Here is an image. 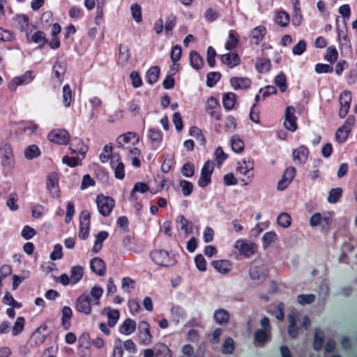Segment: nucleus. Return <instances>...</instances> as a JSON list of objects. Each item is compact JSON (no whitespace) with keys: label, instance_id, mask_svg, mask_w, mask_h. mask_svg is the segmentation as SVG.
<instances>
[{"label":"nucleus","instance_id":"393cba45","mask_svg":"<svg viewBox=\"0 0 357 357\" xmlns=\"http://www.w3.org/2000/svg\"><path fill=\"white\" fill-rule=\"evenodd\" d=\"M213 268L221 274L229 273L232 268V263L229 260L220 259L213 261Z\"/></svg>","mask_w":357,"mask_h":357},{"label":"nucleus","instance_id":"ddd939ff","mask_svg":"<svg viewBox=\"0 0 357 357\" xmlns=\"http://www.w3.org/2000/svg\"><path fill=\"white\" fill-rule=\"evenodd\" d=\"M235 248L239 253L245 257H249L254 255L257 250V246L253 243H249L243 240H238L235 243Z\"/></svg>","mask_w":357,"mask_h":357},{"label":"nucleus","instance_id":"a211bd4d","mask_svg":"<svg viewBox=\"0 0 357 357\" xmlns=\"http://www.w3.org/2000/svg\"><path fill=\"white\" fill-rule=\"evenodd\" d=\"M267 272L266 264L261 261H255L250 268V275L252 280H260Z\"/></svg>","mask_w":357,"mask_h":357},{"label":"nucleus","instance_id":"603ef678","mask_svg":"<svg viewBox=\"0 0 357 357\" xmlns=\"http://www.w3.org/2000/svg\"><path fill=\"white\" fill-rule=\"evenodd\" d=\"M324 332L317 328L315 330L314 337V348L316 350H319L322 347L324 342Z\"/></svg>","mask_w":357,"mask_h":357},{"label":"nucleus","instance_id":"a18cd8bd","mask_svg":"<svg viewBox=\"0 0 357 357\" xmlns=\"http://www.w3.org/2000/svg\"><path fill=\"white\" fill-rule=\"evenodd\" d=\"M289 15L285 11H279L275 17V22L282 27L287 26L289 23Z\"/></svg>","mask_w":357,"mask_h":357},{"label":"nucleus","instance_id":"c9c22d12","mask_svg":"<svg viewBox=\"0 0 357 357\" xmlns=\"http://www.w3.org/2000/svg\"><path fill=\"white\" fill-rule=\"evenodd\" d=\"M236 102V96L232 92H228L223 95L222 104L227 110L232 109Z\"/></svg>","mask_w":357,"mask_h":357},{"label":"nucleus","instance_id":"f257e3e1","mask_svg":"<svg viewBox=\"0 0 357 357\" xmlns=\"http://www.w3.org/2000/svg\"><path fill=\"white\" fill-rule=\"evenodd\" d=\"M0 164L5 172H9L15 167L13 150L8 142H3L0 145Z\"/></svg>","mask_w":357,"mask_h":357},{"label":"nucleus","instance_id":"58836bf2","mask_svg":"<svg viewBox=\"0 0 357 357\" xmlns=\"http://www.w3.org/2000/svg\"><path fill=\"white\" fill-rule=\"evenodd\" d=\"M155 357H172L169 348L162 343H157L154 345Z\"/></svg>","mask_w":357,"mask_h":357},{"label":"nucleus","instance_id":"e2e57ef3","mask_svg":"<svg viewBox=\"0 0 357 357\" xmlns=\"http://www.w3.org/2000/svg\"><path fill=\"white\" fill-rule=\"evenodd\" d=\"M3 303L6 305H10L13 307H20L22 305L19 303H17L13 297V296L10 294V292H6L3 298Z\"/></svg>","mask_w":357,"mask_h":357},{"label":"nucleus","instance_id":"6e6552de","mask_svg":"<svg viewBox=\"0 0 357 357\" xmlns=\"http://www.w3.org/2000/svg\"><path fill=\"white\" fill-rule=\"evenodd\" d=\"M49 140L58 144H67L70 141V134L65 129H55L51 131L47 136Z\"/></svg>","mask_w":357,"mask_h":357},{"label":"nucleus","instance_id":"5fc2aeb1","mask_svg":"<svg viewBox=\"0 0 357 357\" xmlns=\"http://www.w3.org/2000/svg\"><path fill=\"white\" fill-rule=\"evenodd\" d=\"M278 224L284 228H287L291 225V218L287 213H282L277 218Z\"/></svg>","mask_w":357,"mask_h":357},{"label":"nucleus","instance_id":"864d4df0","mask_svg":"<svg viewBox=\"0 0 357 357\" xmlns=\"http://www.w3.org/2000/svg\"><path fill=\"white\" fill-rule=\"evenodd\" d=\"M63 102L66 107H69L72 102V90L68 84L63 87Z\"/></svg>","mask_w":357,"mask_h":357},{"label":"nucleus","instance_id":"a878e982","mask_svg":"<svg viewBox=\"0 0 357 357\" xmlns=\"http://www.w3.org/2000/svg\"><path fill=\"white\" fill-rule=\"evenodd\" d=\"M271 340V332L264 330L258 329L254 335V344L258 346H262Z\"/></svg>","mask_w":357,"mask_h":357},{"label":"nucleus","instance_id":"f704fd0d","mask_svg":"<svg viewBox=\"0 0 357 357\" xmlns=\"http://www.w3.org/2000/svg\"><path fill=\"white\" fill-rule=\"evenodd\" d=\"M73 315L72 310L70 307L65 306L61 310V325L65 330H68L70 326V319Z\"/></svg>","mask_w":357,"mask_h":357},{"label":"nucleus","instance_id":"6ab92c4d","mask_svg":"<svg viewBox=\"0 0 357 357\" xmlns=\"http://www.w3.org/2000/svg\"><path fill=\"white\" fill-rule=\"evenodd\" d=\"M296 176V169L294 167H287L283 174L282 179L278 182V189L284 190L287 188L289 183L293 181Z\"/></svg>","mask_w":357,"mask_h":357},{"label":"nucleus","instance_id":"ea45409f","mask_svg":"<svg viewBox=\"0 0 357 357\" xmlns=\"http://www.w3.org/2000/svg\"><path fill=\"white\" fill-rule=\"evenodd\" d=\"M160 70L158 66H152L150 68L146 75V81L150 84H155L159 78Z\"/></svg>","mask_w":357,"mask_h":357},{"label":"nucleus","instance_id":"2eb2a0df","mask_svg":"<svg viewBox=\"0 0 357 357\" xmlns=\"http://www.w3.org/2000/svg\"><path fill=\"white\" fill-rule=\"evenodd\" d=\"M295 108L292 106L287 107L285 111L284 126L291 132H294L297 129V118L295 116Z\"/></svg>","mask_w":357,"mask_h":357},{"label":"nucleus","instance_id":"72a5a7b5","mask_svg":"<svg viewBox=\"0 0 357 357\" xmlns=\"http://www.w3.org/2000/svg\"><path fill=\"white\" fill-rule=\"evenodd\" d=\"M190 61L191 66L195 70L201 69L204 64L203 58L194 50L190 52Z\"/></svg>","mask_w":357,"mask_h":357},{"label":"nucleus","instance_id":"4468645a","mask_svg":"<svg viewBox=\"0 0 357 357\" xmlns=\"http://www.w3.org/2000/svg\"><path fill=\"white\" fill-rule=\"evenodd\" d=\"M288 334L291 337L296 338L300 333V328L298 326V324L301 322L298 313L293 311L288 315Z\"/></svg>","mask_w":357,"mask_h":357},{"label":"nucleus","instance_id":"5701e85b","mask_svg":"<svg viewBox=\"0 0 357 357\" xmlns=\"http://www.w3.org/2000/svg\"><path fill=\"white\" fill-rule=\"evenodd\" d=\"M309 155V151L305 146H301L293 151V159L299 164H304Z\"/></svg>","mask_w":357,"mask_h":357},{"label":"nucleus","instance_id":"f3484780","mask_svg":"<svg viewBox=\"0 0 357 357\" xmlns=\"http://www.w3.org/2000/svg\"><path fill=\"white\" fill-rule=\"evenodd\" d=\"M206 112L216 121L221 119L220 105L216 98L210 97L206 102Z\"/></svg>","mask_w":357,"mask_h":357},{"label":"nucleus","instance_id":"3c124183","mask_svg":"<svg viewBox=\"0 0 357 357\" xmlns=\"http://www.w3.org/2000/svg\"><path fill=\"white\" fill-rule=\"evenodd\" d=\"M102 289L98 285H95L91 288L90 295L93 298V301H91L93 302V305L99 304V300L102 295Z\"/></svg>","mask_w":357,"mask_h":357},{"label":"nucleus","instance_id":"774afa93","mask_svg":"<svg viewBox=\"0 0 357 357\" xmlns=\"http://www.w3.org/2000/svg\"><path fill=\"white\" fill-rule=\"evenodd\" d=\"M234 349V342L232 338L227 337L222 345V353L229 354H231Z\"/></svg>","mask_w":357,"mask_h":357},{"label":"nucleus","instance_id":"f03ea898","mask_svg":"<svg viewBox=\"0 0 357 357\" xmlns=\"http://www.w3.org/2000/svg\"><path fill=\"white\" fill-rule=\"evenodd\" d=\"M96 204L99 213L102 216L107 217L111 213L114 206V200L112 197L100 195L96 197Z\"/></svg>","mask_w":357,"mask_h":357},{"label":"nucleus","instance_id":"f8f14e48","mask_svg":"<svg viewBox=\"0 0 357 357\" xmlns=\"http://www.w3.org/2000/svg\"><path fill=\"white\" fill-rule=\"evenodd\" d=\"M110 166L116 178L122 180L125 177V166L119 154H114L110 160Z\"/></svg>","mask_w":357,"mask_h":357},{"label":"nucleus","instance_id":"423d86ee","mask_svg":"<svg viewBox=\"0 0 357 357\" xmlns=\"http://www.w3.org/2000/svg\"><path fill=\"white\" fill-rule=\"evenodd\" d=\"M92 304L93 302L90 299L89 294L84 292L77 298L75 309L77 312L88 315L91 312Z\"/></svg>","mask_w":357,"mask_h":357},{"label":"nucleus","instance_id":"13d9d810","mask_svg":"<svg viewBox=\"0 0 357 357\" xmlns=\"http://www.w3.org/2000/svg\"><path fill=\"white\" fill-rule=\"evenodd\" d=\"M337 57L338 52L336 48L333 46L329 47L327 49L326 53L325 54V59L333 64L337 61Z\"/></svg>","mask_w":357,"mask_h":357},{"label":"nucleus","instance_id":"bf43d9fd","mask_svg":"<svg viewBox=\"0 0 357 357\" xmlns=\"http://www.w3.org/2000/svg\"><path fill=\"white\" fill-rule=\"evenodd\" d=\"M112 146L107 144L103 148V152L100 155V160L102 162H106L109 158L112 160Z\"/></svg>","mask_w":357,"mask_h":357},{"label":"nucleus","instance_id":"412c9836","mask_svg":"<svg viewBox=\"0 0 357 357\" xmlns=\"http://www.w3.org/2000/svg\"><path fill=\"white\" fill-rule=\"evenodd\" d=\"M91 271L99 276H103L106 273V265L105 261L99 258H93L90 261Z\"/></svg>","mask_w":357,"mask_h":357},{"label":"nucleus","instance_id":"9b49d317","mask_svg":"<svg viewBox=\"0 0 357 357\" xmlns=\"http://www.w3.org/2000/svg\"><path fill=\"white\" fill-rule=\"evenodd\" d=\"M351 93L349 91H344L340 93L339 97V102L340 108L339 110V116L342 119L344 118L349 112L350 105L351 102Z\"/></svg>","mask_w":357,"mask_h":357},{"label":"nucleus","instance_id":"c85d7f7f","mask_svg":"<svg viewBox=\"0 0 357 357\" xmlns=\"http://www.w3.org/2000/svg\"><path fill=\"white\" fill-rule=\"evenodd\" d=\"M70 149L73 153L82 155V158H84L88 150V147L80 139L76 138L73 139V142L70 146Z\"/></svg>","mask_w":357,"mask_h":357},{"label":"nucleus","instance_id":"4be33fe9","mask_svg":"<svg viewBox=\"0 0 357 357\" xmlns=\"http://www.w3.org/2000/svg\"><path fill=\"white\" fill-rule=\"evenodd\" d=\"M132 139H135L136 143L139 140L137 134L135 132H128L121 135L116 139V143L119 148L126 149L125 146L130 143Z\"/></svg>","mask_w":357,"mask_h":357},{"label":"nucleus","instance_id":"7c9ffc66","mask_svg":"<svg viewBox=\"0 0 357 357\" xmlns=\"http://www.w3.org/2000/svg\"><path fill=\"white\" fill-rule=\"evenodd\" d=\"M136 322L131 319H126L119 326V332L121 334L129 335L136 329Z\"/></svg>","mask_w":357,"mask_h":357},{"label":"nucleus","instance_id":"37998d69","mask_svg":"<svg viewBox=\"0 0 357 357\" xmlns=\"http://www.w3.org/2000/svg\"><path fill=\"white\" fill-rule=\"evenodd\" d=\"M255 66L259 73H264L268 72L271 69V64L268 59L261 58L257 59Z\"/></svg>","mask_w":357,"mask_h":357},{"label":"nucleus","instance_id":"aec40b11","mask_svg":"<svg viewBox=\"0 0 357 357\" xmlns=\"http://www.w3.org/2000/svg\"><path fill=\"white\" fill-rule=\"evenodd\" d=\"M47 189L54 195H59V176L55 172H51L47 177Z\"/></svg>","mask_w":357,"mask_h":357},{"label":"nucleus","instance_id":"a19ab883","mask_svg":"<svg viewBox=\"0 0 357 357\" xmlns=\"http://www.w3.org/2000/svg\"><path fill=\"white\" fill-rule=\"evenodd\" d=\"M46 329L47 326L45 325H42L33 333L31 336V341L33 342L35 345L41 344L45 342L46 336L41 333V330L45 331Z\"/></svg>","mask_w":357,"mask_h":357},{"label":"nucleus","instance_id":"6e6d98bb","mask_svg":"<svg viewBox=\"0 0 357 357\" xmlns=\"http://www.w3.org/2000/svg\"><path fill=\"white\" fill-rule=\"evenodd\" d=\"M238 43V39L237 38L235 31H230L229 33L228 40L225 44V48L227 50H231L236 47L237 44Z\"/></svg>","mask_w":357,"mask_h":357},{"label":"nucleus","instance_id":"c756f323","mask_svg":"<svg viewBox=\"0 0 357 357\" xmlns=\"http://www.w3.org/2000/svg\"><path fill=\"white\" fill-rule=\"evenodd\" d=\"M104 312L107 316V325L109 327H114L119 319V311L118 310H112L108 307L103 309L102 313Z\"/></svg>","mask_w":357,"mask_h":357},{"label":"nucleus","instance_id":"dca6fc26","mask_svg":"<svg viewBox=\"0 0 357 357\" xmlns=\"http://www.w3.org/2000/svg\"><path fill=\"white\" fill-rule=\"evenodd\" d=\"M254 169V163L252 160L248 158V160L243 159L238 162L237 170L242 175H248V181L245 184L248 185L250 182L252 178L254 176L252 170Z\"/></svg>","mask_w":357,"mask_h":357},{"label":"nucleus","instance_id":"4d7b16f0","mask_svg":"<svg viewBox=\"0 0 357 357\" xmlns=\"http://www.w3.org/2000/svg\"><path fill=\"white\" fill-rule=\"evenodd\" d=\"M189 133L192 137L196 138L201 143V144H205L206 138L200 128L196 126H192L190 128Z\"/></svg>","mask_w":357,"mask_h":357},{"label":"nucleus","instance_id":"c03bdc74","mask_svg":"<svg viewBox=\"0 0 357 357\" xmlns=\"http://www.w3.org/2000/svg\"><path fill=\"white\" fill-rule=\"evenodd\" d=\"M177 221L181 225V229L185 234H191L193 230L192 222L187 220L183 215L178 217Z\"/></svg>","mask_w":357,"mask_h":357},{"label":"nucleus","instance_id":"9d476101","mask_svg":"<svg viewBox=\"0 0 357 357\" xmlns=\"http://www.w3.org/2000/svg\"><path fill=\"white\" fill-rule=\"evenodd\" d=\"M90 227V213L87 211H83L79 215V237L84 240L89 236Z\"/></svg>","mask_w":357,"mask_h":357},{"label":"nucleus","instance_id":"cd10ccee","mask_svg":"<svg viewBox=\"0 0 357 357\" xmlns=\"http://www.w3.org/2000/svg\"><path fill=\"white\" fill-rule=\"evenodd\" d=\"M66 71V63L64 61H56L53 66V73L56 81L61 84L63 81V75Z\"/></svg>","mask_w":357,"mask_h":357},{"label":"nucleus","instance_id":"052dcab7","mask_svg":"<svg viewBox=\"0 0 357 357\" xmlns=\"http://www.w3.org/2000/svg\"><path fill=\"white\" fill-rule=\"evenodd\" d=\"M297 302L301 305L312 303L315 301V296L312 294H300L297 296Z\"/></svg>","mask_w":357,"mask_h":357},{"label":"nucleus","instance_id":"b1692460","mask_svg":"<svg viewBox=\"0 0 357 357\" xmlns=\"http://www.w3.org/2000/svg\"><path fill=\"white\" fill-rule=\"evenodd\" d=\"M221 62L232 68L240 63V57L236 53H227L221 56Z\"/></svg>","mask_w":357,"mask_h":357},{"label":"nucleus","instance_id":"7ed1b4c3","mask_svg":"<svg viewBox=\"0 0 357 357\" xmlns=\"http://www.w3.org/2000/svg\"><path fill=\"white\" fill-rule=\"evenodd\" d=\"M354 116H349L343 126L337 130L335 139L339 143H343L347 140L354 125Z\"/></svg>","mask_w":357,"mask_h":357},{"label":"nucleus","instance_id":"39448f33","mask_svg":"<svg viewBox=\"0 0 357 357\" xmlns=\"http://www.w3.org/2000/svg\"><path fill=\"white\" fill-rule=\"evenodd\" d=\"M214 170V162L211 160H207L201 171V176L198 181V185L201 188L207 186L211 181V174Z\"/></svg>","mask_w":357,"mask_h":357},{"label":"nucleus","instance_id":"473e14b6","mask_svg":"<svg viewBox=\"0 0 357 357\" xmlns=\"http://www.w3.org/2000/svg\"><path fill=\"white\" fill-rule=\"evenodd\" d=\"M215 322L220 325L227 324L229 321V313L225 309L217 310L213 315Z\"/></svg>","mask_w":357,"mask_h":357},{"label":"nucleus","instance_id":"8fccbe9b","mask_svg":"<svg viewBox=\"0 0 357 357\" xmlns=\"http://www.w3.org/2000/svg\"><path fill=\"white\" fill-rule=\"evenodd\" d=\"M342 195V189L341 188H333L330 190L328 197V202L331 204L337 202Z\"/></svg>","mask_w":357,"mask_h":357},{"label":"nucleus","instance_id":"680f3d73","mask_svg":"<svg viewBox=\"0 0 357 357\" xmlns=\"http://www.w3.org/2000/svg\"><path fill=\"white\" fill-rule=\"evenodd\" d=\"M221 75L218 72H211L207 75V86H213L220 79Z\"/></svg>","mask_w":357,"mask_h":357},{"label":"nucleus","instance_id":"09e8293b","mask_svg":"<svg viewBox=\"0 0 357 357\" xmlns=\"http://www.w3.org/2000/svg\"><path fill=\"white\" fill-rule=\"evenodd\" d=\"M40 151L36 145L29 146L24 150V156L28 160H32L34 158L39 156Z\"/></svg>","mask_w":357,"mask_h":357},{"label":"nucleus","instance_id":"4c0bfd02","mask_svg":"<svg viewBox=\"0 0 357 357\" xmlns=\"http://www.w3.org/2000/svg\"><path fill=\"white\" fill-rule=\"evenodd\" d=\"M108 237V233L105 231L99 232L96 236V241L92 248L94 253L100 252L102 248L103 241Z\"/></svg>","mask_w":357,"mask_h":357},{"label":"nucleus","instance_id":"49530a36","mask_svg":"<svg viewBox=\"0 0 357 357\" xmlns=\"http://www.w3.org/2000/svg\"><path fill=\"white\" fill-rule=\"evenodd\" d=\"M231 149L234 152L241 153L244 149V142L238 136L234 135L231 139Z\"/></svg>","mask_w":357,"mask_h":357},{"label":"nucleus","instance_id":"79ce46f5","mask_svg":"<svg viewBox=\"0 0 357 357\" xmlns=\"http://www.w3.org/2000/svg\"><path fill=\"white\" fill-rule=\"evenodd\" d=\"M130 54L129 49L127 46L120 45L119 46V54L118 58V62L122 66L126 65L129 61Z\"/></svg>","mask_w":357,"mask_h":357},{"label":"nucleus","instance_id":"0eeeda50","mask_svg":"<svg viewBox=\"0 0 357 357\" xmlns=\"http://www.w3.org/2000/svg\"><path fill=\"white\" fill-rule=\"evenodd\" d=\"M34 77L35 75L33 71H26L22 76L12 79L8 85V88L10 91H15L18 86L29 84L33 80Z\"/></svg>","mask_w":357,"mask_h":357},{"label":"nucleus","instance_id":"0e129e2a","mask_svg":"<svg viewBox=\"0 0 357 357\" xmlns=\"http://www.w3.org/2000/svg\"><path fill=\"white\" fill-rule=\"evenodd\" d=\"M182 54L181 47L178 45H176L172 47L170 56L172 63H174V66L176 65V63L178 62V61L180 60L181 56Z\"/></svg>","mask_w":357,"mask_h":357},{"label":"nucleus","instance_id":"1a4fd4ad","mask_svg":"<svg viewBox=\"0 0 357 357\" xmlns=\"http://www.w3.org/2000/svg\"><path fill=\"white\" fill-rule=\"evenodd\" d=\"M151 257L152 260L158 265L162 266H169L173 264L172 260L169 257V252L165 250H154L151 252Z\"/></svg>","mask_w":357,"mask_h":357},{"label":"nucleus","instance_id":"e433bc0d","mask_svg":"<svg viewBox=\"0 0 357 357\" xmlns=\"http://www.w3.org/2000/svg\"><path fill=\"white\" fill-rule=\"evenodd\" d=\"M84 275V269L81 266H73L70 269V278L71 283L73 284H77L81 280Z\"/></svg>","mask_w":357,"mask_h":357},{"label":"nucleus","instance_id":"bb28decb","mask_svg":"<svg viewBox=\"0 0 357 357\" xmlns=\"http://www.w3.org/2000/svg\"><path fill=\"white\" fill-rule=\"evenodd\" d=\"M230 84L235 90L247 89L251 85V80L248 77H232Z\"/></svg>","mask_w":357,"mask_h":357},{"label":"nucleus","instance_id":"69168bd1","mask_svg":"<svg viewBox=\"0 0 357 357\" xmlns=\"http://www.w3.org/2000/svg\"><path fill=\"white\" fill-rule=\"evenodd\" d=\"M135 280L130 278L126 277L122 279V289L130 293L131 291L135 288Z\"/></svg>","mask_w":357,"mask_h":357},{"label":"nucleus","instance_id":"2f4dec72","mask_svg":"<svg viewBox=\"0 0 357 357\" xmlns=\"http://www.w3.org/2000/svg\"><path fill=\"white\" fill-rule=\"evenodd\" d=\"M267 33L266 29L264 26L260 25L254 28L251 31V38L254 40L255 43L258 45L263 40L264 36Z\"/></svg>","mask_w":357,"mask_h":357},{"label":"nucleus","instance_id":"de8ad7c7","mask_svg":"<svg viewBox=\"0 0 357 357\" xmlns=\"http://www.w3.org/2000/svg\"><path fill=\"white\" fill-rule=\"evenodd\" d=\"M149 138L153 145H158L162 140V135L159 130L151 128L149 130Z\"/></svg>","mask_w":357,"mask_h":357},{"label":"nucleus","instance_id":"338daca9","mask_svg":"<svg viewBox=\"0 0 357 357\" xmlns=\"http://www.w3.org/2000/svg\"><path fill=\"white\" fill-rule=\"evenodd\" d=\"M24 322V319L22 317H20L17 319L12 329L14 335H17L23 331Z\"/></svg>","mask_w":357,"mask_h":357},{"label":"nucleus","instance_id":"20e7f679","mask_svg":"<svg viewBox=\"0 0 357 357\" xmlns=\"http://www.w3.org/2000/svg\"><path fill=\"white\" fill-rule=\"evenodd\" d=\"M137 335L139 343L142 345L147 346L152 342L151 326L147 321H142L139 323Z\"/></svg>","mask_w":357,"mask_h":357}]
</instances>
